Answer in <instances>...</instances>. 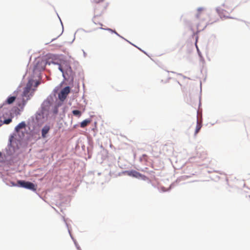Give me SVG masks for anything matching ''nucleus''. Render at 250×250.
<instances>
[{
  "instance_id": "1",
  "label": "nucleus",
  "mask_w": 250,
  "mask_h": 250,
  "mask_svg": "<svg viewBox=\"0 0 250 250\" xmlns=\"http://www.w3.org/2000/svg\"><path fill=\"white\" fill-rule=\"evenodd\" d=\"M107 7V4H98L94 6V16L93 18V22L95 25L99 26V28L100 29H104V28L102 27L103 24H102V21H100L99 19V17L101 16L104 13Z\"/></svg>"
},
{
  "instance_id": "2",
  "label": "nucleus",
  "mask_w": 250,
  "mask_h": 250,
  "mask_svg": "<svg viewBox=\"0 0 250 250\" xmlns=\"http://www.w3.org/2000/svg\"><path fill=\"white\" fill-rule=\"evenodd\" d=\"M58 64L59 69L62 72L63 77L65 79H66V76L69 77L72 75V70L68 62L62 61Z\"/></svg>"
},
{
  "instance_id": "3",
  "label": "nucleus",
  "mask_w": 250,
  "mask_h": 250,
  "mask_svg": "<svg viewBox=\"0 0 250 250\" xmlns=\"http://www.w3.org/2000/svg\"><path fill=\"white\" fill-rule=\"evenodd\" d=\"M208 17V13L204 10L203 8H199L197 9V13L196 18L198 20V21L203 23Z\"/></svg>"
},
{
  "instance_id": "4",
  "label": "nucleus",
  "mask_w": 250,
  "mask_h": 250,
  "mask_svg": "<svg viewBox=\"0 0 250 250\" xmlns=\"http://www.w3.org/2000/svg\"><path fill=\"white\" fill-rule=\"evenodd\" d=\"M18 184L22 188L32 190L33 191H36L37 189V186L30 182L19 180L18 181Z\"/></svg>"
},
{
  "instance_id": "5",
  "label": "nucleus",
  "mask_w": 250,
  "mask_h": 250,
  "mask_svg": "<svg viewBox=\"0 0 250 250\" xmlns=\"http://www.w3.org/2000/svg\"><path fill=\"white\" fill-rule=\"evenodd\" d=\"M47 63H48V64H50V62H48L44 60L38 61L35 66L34 70L39 71L44 70Z\"/></svg>"
},
{
  "instance_id": "6",
  "label": "nucleus",
  "mask_w": 250,
  "mask_h": 250,
  "mask_svg": "<svg viewBox=\"0 0 250 250\" xmlns=\"http://www.w3.org/2000/svg\"><path fill=\"white\" fill-rule=\"evenodd\" d=\"M70 90L69 86H66L61 90L58 95L59 98L61 101H63L66 98L70 92Z\"/></svg>"
},
{
  "instance_id": "7",
  "label": "nucleus",
  "mask_w": 250,
  "mask_h": 250,
  "mask_svg": "<svg viewBox=\"0 0 250 250\" xmlns=\"http://www.w3.org/2000/svg\"><path fill=\"white\" fill-rule=\"evenodd\" d=\"M217 11L218 14L221 17L222 16L223 12L224 11L229 13V12H231L232 11V8L228 7L227 4H224L222 5V7H219L217 9Z\"/></svg>"
},
{
  "instance_id": "8",
  "label": "nucleus",
  "mask_w": 250,
  "mask_h": 250,
  "mask_svg": "<svg viewBox=\"0 0 250 250\" xmlns=\"http://www.w3.org/2000/svg\"><path fill=\"white\" fill-rule=\"evenodd\" d=\"M128 175L137 178H142L143 176L141 173L135 170L128 171Z\"/></svg>"
},
{
  "instance_id": "9",
  "label": "nucleus",
  "mask_w": 250,
  "mask_h": 250,
  "mask_svg": "<svg viewBox=\"0 0 250 250\" xmlns=\"http://www.w3.org/2000/svg\"><path fill=\"white\" fill-rule=\"evenodd\" d=\"M50 130V127L48 125H45L42 129V136L43 138L46 137V134L48 133Z\"/></svg>"
},
{
  "instance_id": "10",
  "label": "nucleus",
  "mask_w": 250,
  "mask_h": 250,
  "mask_svg": "<svg viewBox=\"0 0 250 250\" xmlns=\"http://www.w3.org/2000/svg\"><path fill=\"white\" fill-rule=\"evenodd\" d=\"M16 99V96H9L7 100L5 101V103L6 104H10L15 101Z\"/></svg>"
},
{
  "instance_id": "11",
  "label": "nucleus",
  "mask_w": 250,
  "mask_h": 250,
  "mask_svg": "<svg viewBox=\"0 0 250 250\" xmlns=\"http://www.w3.org/2000/svg\"><path fill=\"white\" fill-rule=\"evenodd\" d=\"M91 122V120L89 119H86L81 122L80 126L82 128H84L87 125Z\"/></svg>"
},
{
  "instance_id": "12",
  "label": "nucleus",
  "mask_w": 250,
  "mask_h": 250,
  "mask_svg": "<svg viewBox=\"0 0 250 250\" xmlns=\"http://www.w3.org/2000/svg\"><path fill=\"white\" fill-rule=\"evenodd\" d=\"M202 127V125L200 123H199L198 120H197V125L196 126V129L195 131V135H196L200 130L201 128Z\"/></svg>"
},
{
  "instance_id": "13",
  "label": "nucleus",
  "mask_w": 250,
  "mask_h": 250,
  "mask_svg": "<svg viewBox=\"0 0 250 250\" xmlns=\"http://www.w3.org/2000/svg\"><path fill=\"white\" fill-rule=\"evenodd\" d=\"M25 126V124L24 122H21L16 127V130L18 131L19 129L24 128Z\"/></svg>"
},
{
  "instance_id": "14",
  "label": "nucleus",
  "mask_w": 250,
  "mask_h": 250,
  "mask_svg": "<svg viewBox=\"0 0 250 250\" xmlns=\"http://www.w3.org/2000/svg\"><path fill=\"white\" fill-rule=\"evenodd\" d=\"M93 0V2H95L96 3V4L95 5H98V4H107L108 5V3L107 2H103L104 0Z\"/></svg>"
},
{
  "instance_id": "15",
  "label": "nucleus",
  "mask_w": 250,
  "mask_h": 250,
  "mask_svg": "<svg viewBox=\"0 0 250 250\" xmlns=\"http://www.w3.org/2000/svg\"><path fill=\"white\" fill-rule=\"evenodd\" d=\"M206 26V23H204L201 27H200L199 25H198L197 26L196 32H199L200 31L202 30Z\"/></svg>"
},
{
  "instance_id": "16",
  "label": "nucleus",
  "mask_w": 250,
  "mask_h": 250,
  "mask_svg": "<svg viewBox=\"0 0 250 250\" xmlns=\"http://www.w3.org/2000/svg\"><path fill=\"white\" fill-rule=\"evenodd\" d=\"M72 113L74 115L78 116L80 117L81 115V112L78 110H74L72 111Z\"/></svg>"
},
{
  "instance_id": "17",
  "label": "nucleus",
  "mask_w": 250,
  "mask_h": 250,
  "mask_svg": "<svg viewBox=\"0 0 250 250\" xmlns=\"http://www.w3.org/2000/svg\"><path fill=\"white\" fill-rule=\"evenodd\" d=\"M30 89V87L25 88V89H24V90L23 91L24 96H26V95L28 93V92H29Z\"/></svg>"
},
{
  "instance_id": "18",
  "label": "nucleus",
  "mask_w": 250,
  "mask_h": 250,
  "mask_svg": "<svg viewBox=\"0 0 250 250\" xmlns=\"http://www.w3.org/2000/svg\"><path fill=\"white\" fill-rule=\"evenodd\" d=\"M12 122V119H7L6 120H5L3 123V124H9V123H10L11 122Z\"/></svg>"
},
{
  "instance_id": "19",
  "label": "nucleus",
  "mask_w": 250,
  "mask_h": 250,
  "mask_svg": "<svg viewBox=\"0 0 250 250\" xmlns=\"http://www.w3.org/2000/svg\"><path fill=\"white\" fill-rule=\"evenodd\" d=\"M54 112L55 113H57L58 112V107H56L55 108V109Z\"/></svg>"
},
{
  "instance_id": "20",
  "label": "nucleus",
  "mask_w": 250,
  "mask_h": 250,
  "mask_svg": "<svg viewBox=\"0 0 250 250\" xmlns=\"http://www.w3.org/2000/svg\"><path fill=\"white\" fill-rule=\"evenodd\" d=\"M2 125V124H1V121H0V126Z\"/></svg>"
},
{
  "instance_id": "21",
  "label": "nucleus",
  "mask_w": 250,
  "mask_h": 250,
  "mask_svg": "<svg viewBox=\"0 0 250 250\" xmlns=\"http://www.w3.org/2000/svg\"><path fill=\"white\" fill-rule=\"evenodd\" d=\"M39 83H36V85H38V84H39Z\"/></svg>"
},
{
  "instance_id": "22",
  "label": "nucleus",
  "mask_w": 250,
  "mask_h": 250,
  "mask_svg": "<svg viewBox=\"0 0 250 250\" xmlns=\"http://www.w3.org/2000/svg\"><path fill=\"white\" fill-rule=\"evenodd\" d=\"M1 156V152H0V157Z\"/></svg>"
},
{
  "instance_id": "23",
  "label": "nucleus",
  "mask_w": 250,
  "mask_h": 250,
  "mask_svg": "<svg viewBox=\"0 0 250 250\" xmlns=\"http://www.w3.org/2000/svg\"><path fill=\"white\" fill-rule=\"evenodd\" d=\"M249 198H250V195H249Z\"/></svg>"
}]
</instances>
